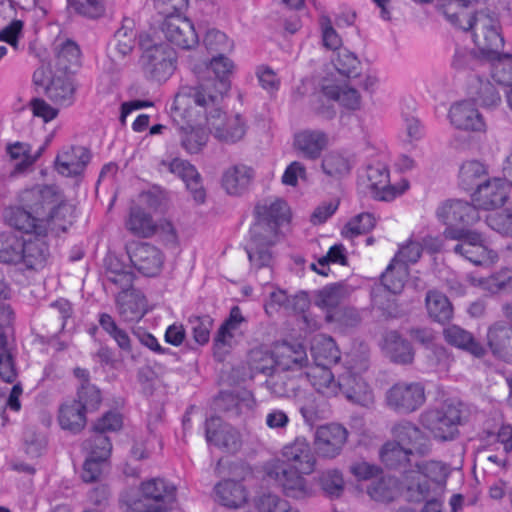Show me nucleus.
I'll list each match as a JSON object with an SVG mask.
<instances>
[{"instance_id": "nucleus-1", "label": "nucleus", "mask_w": 512, "mask_h": 512, "mask_svg": "<svg viewBox=\"0 0 512 512\" xmlns=\"http://www.w3.org/2000/svg\"><path fill=\"white\" fill-rule=\"evenodd\" d=\"M19 205L5 211L7 224L22 233L47 235L50 230H66L67 216L71 217L72 206L63 200L56 186L35 185L22 190ZM70 224L71 221L68 220Z\"/></svg>"}, {"instance_id": "nucleus-2", "label": "nucleus", "mask_w": 512, "mask_h": 512, "mask_svg": "<svg viewBox=\"0 0 512 512\" xmlns=\"http://www.w3.org/2000/svg\"><path fill=\"white\" fill-rule=\"evenodd\" d=\"M436 10L453 26L472 31L473 41L479 50L499 60H512L509 53L500 54L504 38L497 15L488 9L473 11L469 0H436Z\"/></svg>"}, {"instance_id": "nucleus-3", "label": "nucleus", "mask_w": 512, "mask_h": 512, "mask_svg": "<svg viewBox=\"0 0 512 512\" xmlns=\"http://www.w3.org/2000/svg\"><path fill=\"white\" fill-rule=\"evenodd\" d=\"M256 221L250 229V241L245 250L251 267L257 272L272 265L270 248L275 244L279 227L288 222L290 210L282 199L264 201L255 207Z\"/></svg>"}, {"instance_id": "nucleus-4", "label": "nucleus", "mask_w": 512, "mask_h": 512, "mask_svg": "<svg viewBox=\"0 0 512 512\" xmlns=\"http://www.w3.org/2000/svg\"><path fill=\"white\" fill-rule=\"evenodd\" d=\"M282 456L284 460H273L266 464V475L281 486L286 496L304 498L308 488L302 474L312 473L316 463L309 443L304 438H296L284 446Z\"/></svg>"}, {"instance_id": "nucleus-5", "label": "nucleus", "mask_w": 512, "mask_h": 512, "mask_svg": "<svg viewBox=\"0 0 512 512\" xmlns=\"http://www.w3.org/2000/svg\"><path fill=\"white\" fill-rule=\"evenodd\" d=\"M206 89L182 86L175 95L170 108L171 117L180 136L181 146L190 154L198 153L206 145L208 134L204 128L193 125V109L199 107L206 111L214 106L217 96L211 93L205 96Z\"/></svg>"}, {"instance_id": "nucleus-6", "label": "nucleus", "mask_w": 512, "mask_h": 512, "mask_svg": "<svg viewBox=\"0 0 512 512\" xmlns=\"http://www.w3.org/2000/svg\"><path fill=\"white\" fill-rule=\"evenodd\" d=\"M443 235L447 240L457 241L450 250L475 265L495 262L498 254L484 244L481 233L465 228H445Z\"/></svg>"}, {"instance_id": "nucleus-7", "label": "nucleus", "mask_w": 512, "mask_h": 512, "mask_svg": "<svg viewBox=\"0 0 512 512\" xmlns=\"http://www.w3.org/2000/svg\"><path fill=\"white\" fill-rule=\"evenodd\" d=\"M141 497L130 504L132 512H168L177 508V488L162 479L153 478L141 484Z\"/></svg>"}, {"instance_id": "nucleus-8", "label": "nucleus", "mask_w": 512, "mask_h": 512, "mask_svg": "<svg viewBox=\"0 0 512 512\" xmlns=\"http://www.w3.org/2000/svg\"><path fill=\"white\" fill-rule=\"evenodd\" d=\"M349 375L343 376L339 382L340 389L346 397L359 404L371 401L372 393L367 383L358 375L366 372L370 366V351L367 346L360 345L354 349L348 361Z\"/></svg>"}, {"instance_id": "nucleus-9", "label": "nucleus", "mask_w": 512, "mask_h": 512, "mask_svg": "<svg viewBox=\"0 0 512 512\" xmlns=\"http://www.w3.org/2000/svg\"><path fill=\"white\" fill-rule=\"evenodd\" d=\"M176 51L166 43L155 44L147 48L140 63L146 78L154 81H166L176 68Z\"/></svg>"}, {"instance_id": "nucleus-10", "label": "nucleus", "mask_w": 512, "mask_h": 512, "mask_svg": "<svg viewBox=\"0 0 512 512\" xmlns=\"http://www.w3.org/2000/svg\"><path fill=\"white\" fill-rule=\"evenodd\" d=\"M461 422V410L453 404H443L439 408L429 409L421 415L422 425L435 438L447 441L458 434Z\"/></svg>"}, {"instance_id": "nucleus-11", "label": "nucleus", "mask_w": 512, "mask_h": 512, "mask_svg": "<svg viewBox=\"0 0 512 512\" xmlns=\"http://www.w3.org/2000/svg\"><path fill=\"white\" fill-rule=\"evenodd\" d=\"M477 205L460 199L443 202L436 211L437 218L446 228H465L473 226L480 220Z\"/></svg>"}, {"instance_id": "nucleus-12", "label": "nucleus", "mask_w": 512, "mask_h": 512, "mask_svg": "<svg viewBox=\"0 0 512 512\" xmlns=\"http://www.w3.org/2000/svg\"><path fill=\"white\" fill-rule=\"evenodd\" d=\"M386 401L390 408L399 413L414 412L425 402L424 387L418 382L396 383L387 391Z\"/></svg>"}, {"instance_id": "nucleus-13", "label": "nucleus", "mask_w": 512, "mask_h": 512, "mask_svg": "<svg viewBox=\"0 0 512 512\" xmlns=\"http://www.w3.org/2000/svg\"><path fill=\"white\" fill-rule=\"evenodd\" d=\"M418 472L412 476L411 480L407 482L404 490V497L409 502L419 503L422 501H431L435 499L430 497V479L436 478V472L442 471L443 467L440 462L429 461L417 464Z\"/></svg>"}, {"instance_id": "nucleus-14", "label": "nucleus", "mask_w": 512, "mask_h": 512, "mask_svg": "<svg viewBox=\"0 0 512 512\" xmlns=\"http://www.w3.org/2000/svg\"><path fill=\"white\" fill-rule=\"evenodd\" d=\"M206 119L211 133L225 143H235L246 133V123L240 114L226 117L220 109L215 108Z\"/></svg>"}, {"instance_id": "nucleus-15", "label": "nucleus", "mask_w": 512, "mask_h": 512, "mask_svg": "<svg viewBox=\"0 0 512 512\" xmlns=\"http://www.w3.org/2000/svg\"><path fill=\"white\" fill-rule=\"evenodd\" d=\"M129 259L141 274L148 277L156 276L163 265L161 251L145 242H135L127 246Z\"/></svg>"}, {"instance_id": "nucleus-16", "label": "nucleus", "mask_w": 512, "mask_h": 512, "mask_svg": "<svg viewBox=\"0 0 512 512\" xmlns=\"http://www.w3.org/2000/svg\"><path fill=\"white\" fill-rule=\"evenodd\" d=\"M348 438L347 429L336 423L323 425L315 432L314 445L319 456L324 458L337 457Z\"/></svg>"}, {"instance_id": "nucleus-17", "label": "nucleus", "mask_w": 512, "mask_h": 512, "mask_svg": "<svg viewBox=\"0 0 512 512\" xmlns=\"http://www.w3.org/2000/svg\"><path fill=\"white\" fill-rule=\"evenodd\" d=\"M366 178L367 188L370 190L372 197L379 201H391L409 187L407 181H405L400 190L391 185L389 170L382 163L368 165L366 169Z\"/></svg>"}, {"instance_id": "nucleus-18", "label": "nucleus", "mask_w": 512, "mask_h": 512, "mask_svg": "<svg viewBox=\"0 0 512 512\" xmlns=\"http://www.w3.org/2000/svg\"><path fill=\"white\" fill-rule=\"evenodd\" d=\"M161 29L170 43L182 49H192L199 43L193 23L180 15L164 19Z\"/></svg>"}, {"instance_id": "nucleus-19", "label": "nucleus", "mask_w": 512, "mask_h": 512, "mask_svg": "<svg viewBox=\"0 0 512 512\" xmlns=\"http://www.w3.org/2000/svg\"><path fill=\"white\" fill-rule=\"evenodd\" d=\"M311 354L317 367L322 368V379L327 387L334 383V377L329 368L340 360V351L335 341L328 336L319 335L314 338Z\"/></svg>"}, {"instance_id": "nucleus-20", "label": "nucleus", "mask_w": 512, "mask_h": 512, "mask_svg": "<svg viewBox=\"0 0 512 512\" xmlns=\"http://www.w3.org/2000/svg\"><path fill=\"white\" fill-rule=\"evenodd\" d=\"M234 68L233 62L224 55H214L207 66L208 74H213L214 78L208 80L199 86H192L193 88L206 89L205 96L209 93L216 95L217 99L222 97L230 89L229 77L232 74Z\"/></svg>"}, {"instance_id": "nucleus-21", "label": "nucleus", "mask_w": 512, "mask_h": 512, "mask_svg": "<svg viewBox=\"0 0 512 512\" xmlns=\"http://www.w3.org/2000/svg\"><path fill=\"white\" fill-rule=\"evenodd\" d=\"M391 434L411 454L426 456L431 451L429 437L416 425L409 421H400L391 428Z\"/></svg>"}, {"instance_id": "nucleus-22", "label": "nucleus", "mask_w": 512, "mask_h": 512, "mask_svg": "<svg viewBox=\"0 0 512 512\" xmlns=\"http://www.w3.org/2000/svg\"><path fill=\"white\" fill-rule=\"evenodd\" d=\"M205 437L208 443L227 452L235 453L241 446L238 431L225 424L219 417H210L205 422Z\"/></svg>"}, {"instance_id": "nucleus-23", "label": "nucleus", "mask_w": 512, "mask_h": 512, "mask_svg": "<svg viewBox=\"0 0 512 512\" xmlns=\"http://www.w3.org/2000/svg\"><path fill=\"white\" fill-rule=\"evenodd\" d=\"M161 165L167 167L171 173L178 176L185 183L195 202L198 204L204 203L206 192L201 183V175L194 165L180 158H174L172 161L163 160Z\"/></svg>"}, {"instance_id": "nucleus-24", "label": "nucleus", "mask_w": 512, "mask_h": 512, "mask_svg": "<svg viewBox=\"0 0 512 512\" xmlns=\"http://www.w3.org/2000/svg\"><path fill=\"white\" fill-rule=\"evenodd\" d=\"M276 369L297 374L304 372L308 365V357L304 346L300 343L283 342L273 348Z\"/></svg>"}, {"instance_id": "nucleus-25", "label": "nucleus", "mask_w": 512, "mask_h": 512, "mask_svg": "<svg viewBox=\"0 0 512 512\" xmlns=\"http://www.w3.org/2000/svg\"><path fill=\"white\" fill-rule=\"evenodd\" d=\"M91 160L90 150L83 146H69L60 151L55 159V167L65 177L83 173Z\"/></svg>"}, {"instance_id": "nucleus-26", "label": "nucleus", "mask_w": 512, "mask_h": 512, "mask_svg": "<svg viewBox=\"0 0 512 512\" xmlns=\"http://www.w3.org/2000/svg\"><path fill=\"white\" fill-rule=\"evenodd\" d=\"M507 198V185L500 178L485 180L472 194V201L483 210L497 209L504 205Z\"/></svg>"}, {"instance_id": "nucleus-27", "label": "nucleus", "mask_w": 512, "mask_h": 512, "mask_svg": "<svg viewBox=\"0 0 512 512\" xmlns=\"http://www.w3.org/2000/svg\"><path fill=\"white\" fill-rule=\"evenodd\" d=\"M310 372L293 374L276 369L265 381L266 388L276 397H292L301 388L303 382H307Z\"/></svg>"}, {"instance_id": "nucleus-28", "label": "nucleus", "mask_w": 512, "mask_h": 512, "mask_svg": "<svg viewBox=\"0 0 512 512\" xmlns=\"http://www.w3.org/2000/svg\"><path fill=\"white\" fill-rule=\"evenodd\" d=\"M487 344L495 357L512 361V326L504 321L493 323L488 328Z\"/></svg>"}, {"instance_id": "nucleus-29", "label": "nucleus", "mask_w": 512, "mask_h": 512, "mask_svg": "<svg viewBox=\"0 0 512 512\" xmlns=\"http://www.w3.org/2000/svg\"><path fill=\"white\" fill-rule=\"evenodd\" d=\"M32 234L34 235L33 237L23 238V248L21 250L22 265L27 269L38 270L45 266L50 251L49 245L45 240L47 235Z\"/></svg>"}, {"instance_id": "nucleus-30", "label": "nucleus", "mask_w": 512, "mask_h": 512, "mask_svg": "<svg viewBox=\"0 0 512 512\" xmlns=\"http://www.w3.org/2000/svg\"><path fill=\"white\" fill-rule=\"evenodd\" d=\"M451 123L458 129L484 131L485 122L480 112L470 101L454 104L449 111Z\"/></svg>"}, {"instance_id": "nucleus-31", "label": "nucleus", "mask_w": 512, "mask_h": 512, "mask_svg": "<svg viewBox=\"0 0 512 512\" xmlns=\"http://www.w3.org/2000/svg\"><path fill=\"white\" fill-rule=\"evenodd\" d=\"M215 500L222 506L230 509L243 507L248 500V493L240 481L226 479L214 487Z\"/></svg>"}, {"instance_id": "nucleus-32", "label": "nucleus", "mask_w": 512, "mask_h": 512, "mask_svg": "<svg viewBox=\"0 0 512 512\" xmlns=\"http://www.w3.org/2000/svg\"><path fill=\"white\" fill-rule=\"evenodd\" d=\"M382 349L385 355L396 364H410L414 359L410 342L395 330L384 334Z\"/></svg>"}, {"instance_id": "nucleus-33", "label": "nucleus", "mask_w": 512, "mask_h": 512, "mask_svg": "<svg viewBox=\"0 0 512 512\" xmlns=\"http://www.w3.org/2000/svg\"><path fill=\"white\" fill-rule=\"evenodd\" d=\"M443 334L448 344L466 351L474 357L481 358L486 354L485 347L469 331L460 326H449L444 329Z\"/></svg>"}, {"instance_id": "nucleus-34", "label": "nucleus", "mask_w": 512, "mask_h": 512, "mask_svg": "<svg viewBox=\"0 0 512 512\" xmlns=\"http://www.w3.org/2000/svg\"><path fill=\"white\" fill-rule=\"evenodd\" d=\"M58 422L62 429L74 434L81 432L87 423V413L73 399L63 402L58 409Z\"/></svg>"}, {"instance_id": "nucleus-35", "label": "nucleus", "mask_w": 512, "mask_h": 512, "mask_svg": "<svg viewBox=\"0 0 512 512\" xmlns=\"http://www.w3.org/2000/svg\"><path fill=\"white\" fill-rule=\"evenodd\" d=\"M468 93L474 102L484 108H494L501 103V95L495 84L479 76L471 80Z\"/></svg>"}, {"instance_id": "nucleus-36", "label": "nucleus", "mask_w": 512, "mask_h": 512, "mask_svg": "<svg viewBox=\"0 0 512 512\" xmlns=\"http://www.w3.org/2000/svg\"><path fill=\"white\" fill-rule=\"evenodd\" d=\"M254 171L244 164H237L228 168L222 176V186L230 195H240L247 190Z\"/></svg>"}, {"instance_id": "nucleus-37", "label": "nucleus", "mask_w": 512, "mask_h": 512, "mask_svg": "<svg viewBox=\"0 0 512 512\" xmlns=\"http://www.w3.org/2000/svg\"><path fill=\"white\" fill-rule=\"evenodd\" d=\"M294 145L304 157L315 160L327 145V136L321 131H302L295 136Z\"/></svg>"}, {"instance_id": "nucleus-38", "label": "nucleus", "mask_w": 512, "mask_h": 512, "mask_svg": "<svg viewBox=\"0 0 512 512\" xmlns=\"http://www.w3.org/2000/svg\"><path fill=\"white\" fill-rule=\"evenodd\" d=\"M350 292L349 286L343 281L326 285L317 292L316 304L326 312L339 309Z\"/></svg>"}, {"instance_id": "nucleus-39", "label": "nucleus", "mask_w": 512, "mask_h": 512, "mask_svg": "<svg viewBox=\"0 0 512 512\" xmlns=\"http://www.w3.org/2000/svg\"><path fill=\"white\" fill-rule=\"evenodd\" d=\"M429 317L438 323H446L453 316V307L449 299L441 292L430 290L425 298Z\"/></svg>"}, {"instance_id": "nucleus-40", "label": "nucleus", "mask_w": 512, "mask_h": 512, "mask_svg": "<svg viewBox=\"0 0 512 512\" xmlns=\"http://www.w3.org/2000/svg\"><path fill=\"white\" fill-rule=\"evenodd\" d=\"M74 86L70 79L64 76H54L46 86V96L58 106H69L74 101Z\"/></svg>"}, {"instance_id": "nucleus-41", "label": "nucleus", "mask_w": 512, "mask_h": 512, "mask_svg": "<svg viewBox=\"0 0 512 512\" xmlns=\"http://www.w3.org/2000/svg\"><path fill=\"white\" fill-rule=\"evenodd\" d=\"M80 55L78 45L71 40H66L55 47L54 65L64 74L74 72V68L80 65Z\"/></svg>"}, {"instance_id": "nucleus-42", "label": "nucleus", "mask_w": 512, "mask_h": 512, "mask_svg": "<svg viewBox=\"0 0 512 512\" xmlns=\"http://www.w3.org/2000/svg\"><path fill=\"white\" fill-rule=\"evenodd\" d=\"M23 237L14 232L0 233V263L9 265L22 264Z\"/></svg>"}, {"instance_id": "nucleus-43", "label": "nucleus", "mask_w": 512, "mask_h": 512, "mask_svg": "<svg viewBox=\"0 0 512 512\" xmlns=\"http://www.w3.org/2000/svg\"><path fill=\"white\" fill-rule=\"evenodd\" d=\"M126 228L132 234L142 238L151 237L156 231V225L151 215L139 206L130 208Z\"/></svg>"}, {"instance_id": "nucleus-44", "label": "nucleus", "mask_w": 512, "mask_h": 512, "mask_svg": "<svg viewBox=\"0 0 512 512\" xmlns=\"http://www.w3.org/2000/svg\"><path fill=\"white\" fill-rule=\"evenodd\" d=\"M322 91L327 98L338 101L347 109L356 110L360 108L361 97L353 87L327 84L323 85Z\"/></svg>"}, {"instance_id": "nucleus-45", "label": "nucleus", "mask_w": 512, "mask_h": 512, "mask_svg": "<svg viewBox=\"0 0 512 512\" xmlns=\"http://www.w3.org/2000/svg\"><path fill=\"white\" fill-rule=\"evenodd\" d=\"M379 455L387 468L398 469L409 462V456L412 454L398 440L394 439V441H388L382 446Z\"/></svg>"}, {"instance_id": "nucleus-46", "label": "nucleus", "mask_w": 512, "mask_h": 512, "mask_svg": "<svg viewBox=\"0 0 512 512\" xmlns=\"http://www.w3.org/2000/svg\"><path fill=\"white\" fill-rule=\"evenodd\" d=\"M145 298L138 294H130L117 298L119 315L125 322L140 320L146 313Z\"/></svg>"}, {"instance_id": "nucleus-47", "label": "nucleus", "mask_w": 512, "mask_h": 512, "mask_svg": "<svg viewBox=\"0 0 512 512\" xmlns=\"http://www.w3.org/2000/svg\"><path fill=\"white\" fill-rule=\"evenodd\" d=\"M136 32L133 30V21L124 19L122 26L115 32L111 49L118 56L124 58L129 55L135 47Z\"/></svg>"}, {"instance_id": "nucleus-48", "label": "nucleus", "mask_w": 512, "mask_h": 512, "mask_svg": "<svg viewBox=\"0 0 512 512\" xmlns=\"http://www.w3.org/2000/svg\"><path fill=\"white\" fill-rule=\"evenodd\" d=\"M486 174L485 166L479 161L465 162L459 172L460 186L466 191L478 189L486 180Z\"/></svg>"}, {"instance_id": "nucleus-49", "label": "nucleus", "mask_w": 512, "mask_h": 512, "mask_svg": "<svg viewBox=\"0 0 512 512\" xmlns=\"http://www.w3.org/2000/svg\"><path fill=\"white\" fill-rule=\"evenodd\" d=\"M100 327L116 342L119 349L126 353H132V343L128 332L122 329L108 313H100L98 316Z\"/></svg>"}, {"instance_id": "nucleus-50", "label": "nucleus", "mask_w": 512, "mask_h": 512, "mask_svg": "<svg viewBox=\"0 0 512 512\" xmlns=\"http://www.w3.org/2000/svg\"><path fill=\"white\" fill-rule=\"evenodd\" d=\"M408 275L409 269L405 268L403 264L391 261L381 275V283L389 292L398 294L403 290Z\"/></svg>"}, {"instance_id": "nucleus-51", "label": "nucleus", "mask_w": 512, "mask_h": 512, "mask_svg": "<svg viewBox=\"0 0 512 512\" xmlns=\"http://www.w3.org/2000/svg\"><path fill=\"white\" fill-rule=\"evenodd\" d=\"M73 400L83 407L88 413L97 411L102 402L100 389L92 383H81L77 388L76 397Z\"/></svg>"}, {"instance_id": "nucleus-52", "label": "nucleus", "mask_w": 512, "mask_h": 512, "mask_svg": "<svg viewBox=\"0 0 512 512\" xmlns=\"http://www.w3.org/2000/svg\"><path fill=\"white\" fill-rule=\"evenodd\" d=\"M30 150L31 146L24 142L17 141L7 145V154L11 160L17 161L11 175L23 173L34 164V159L30 158Z\"/></svg>"}, {"instance_id": "nucleus-53", "label": "nucleus", "mask_w": 512, "mask_h": 512, "mask_svg": "<svg viewBox=\"0 0 512 512\" xmlns=\"http://www.w3.org/2000/svg\"><path fill=\"white\" fill-rule=\"evenodd\" d=\"M332 62L336 70L347 78H356L360 75L361 63L357 56L347 49H340Z\"/></svg>"}, {"instance_id": "nucleus-54", "label": "nucleus", "mask_w": 512, "mask_h": 512, "mask_svg": "<svg viewBox=\"0 0 512 512\" xmlns=\"http://www.w3.org/2000/svg\"><path fill=\"white\" fill-rule=\"evenodd\" d=\"M92 435L83 442V449L88 456H95L100 459H109L112 444L110 438L103 433L93 431Z\"/></svg>"}, {"instance_id": "nucleus-55", "label": "nucleus", "mask_w": 512, "mask_h": 512, "mask_svg": "<svg viewBox=\"0 0 512 512\" xmlns=\"http://www.w3.org/2000/svg\"><path fill=\"white\" fill-rule=\"evenodd\" d=\"M249 366L253 372L262 373L268 377L276 371V361L273 350H252L249 354Z\"/></svg>"}, {"instance_id": "nucleus-56", "label": "nucleus", "mask_w": 512, "mask_h": 512, "mask_svg": "<svg viewBox=\"0 0 512 512\" xmlns=\"http://www.w3.org/2000/svg\"><path fill=\"white\" fill-rule=\"evenodd\" d=\"M350 169L349 160L338 152H330L322 160V170L330 177H343L350 172Z\"/></svg>"}, {"instance_id": "nucleus-57", "label": "nucleus", "mask_w": 512, "mask_h": 512, "mask_svg": "<svg viewBox=\"0 0 512 512\" xmlns=\"http://www.w3.org/2000/svg\"><path fill=\"white\" fill-rule=\"evenodd\" d=\"M375 223V217L371 213H360L345 225L342 235L346 238H354L366 234L374 228Z\"/></svg>"}, {"instance_id": "nucleus-58", "label": "nucleus", "mask_w": 512, "mask_h": 512, "mask_svg": "<svg viewBox=\"0 0 512 512\" xmlns=\"http://www.w3.org/2000/svg\"><path fill=\"white\" fill-rule=\"evenodd\" d=\"M422 255V244L412 238L408 239L399 249L391 261L397 264H403L409 269V265L418 262Z\"/></svg>"}, {"instance_id": "nucleus-59", "label": "nucleus", "mask_w": 512, "mask_h": 512, "mask_svg": "<svg viewBox=\"0 0 512 512\" xmlns=\"http://www.w3.org/2000/svg\"><path fill=\"white\" fill-rule=\"evenodd\" d=\"M204 45L210 53L215 55H224L233 49V42L227 35L219 30H209L204 37Z\"/></svg>"}, {"instance_id": "nucleus-60", "label": "nucleus", "mask_w": 512, "mask_h": 512, "mask_svg": "<svg viewBox=\"0 0 512 512\" xmlns=\"http://www.w3.org/2000/svg\"><path fill=\"white\" fill-rule=\"evenodd\" d=\"M325 320L342 327H355L361 322V317L355 308L341 306L339 309L326 312Z\"/></svg>"}, {"instance_id": "nucleus-61", "label": "nucleus", "mask_w": 512, "mask_h": 512, "mask_svg": "<svg viewBox=\"0 0 512 512\" xmlns=\"http://www.w3.org/2000/svg\"><path fill=\"white\" fill-rule=\"evenodd\" d=\"M319 482L324 492L332 497H339L344 490V479L337 469L324 471L319 477Z\"/></svg>"}, {"instance_id": "nucleus-62", "label": "nucleus", "mask_w": 512, "mask_h": 512, "mask_svg": "<svg viewBox=\"0 0 512 512\" xmlns=\"http://www.w3.org/2000/svg\"><path fill=\"white\" fill-rule=\"evenodd\" d=\"M189 324L193 333L194 340L199 345L208 343L210 339V331L213 326V319L209 315L191 316Z\"/></svg>"}, {"instance_id": "nucleus-63", "label": "nucleus", "mask_w": 512, "mask_h": 512, "mask_svg": "<svg viewBox=\"0 0 512 512\" xmlns=\"http://www.w3.org/2000/svg\"><path fill=\"white\" fill-rule=\"evenodd\" d=\"M67 3L75 13L88 18L100 17L105 10L103 0H67Z\"/></svg>"}, {"instance_id": "nucleus-64", "label": "nucleus", "mask_w": 512, "mask_h": 512, "mask_svg": "<svg viewBox=\"0 0 512 512\" xmlns=\"http://www.w3.org/2000/svg\"><path fill=\"white\" fill-rule=\"evenodd\" d=\"M486 286L492 293L512 290V269L506 268L491 275L486 280Z\"/></svg>"}]
</instances>
